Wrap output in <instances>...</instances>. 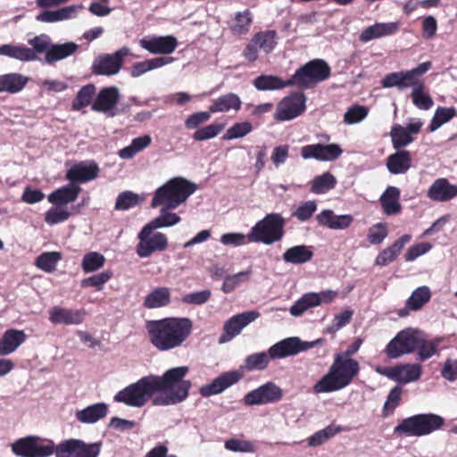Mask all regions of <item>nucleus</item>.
Listing matches in <instances>:
<instances>
[{
  "instance_id": "nucleus-36",
  "label": "nucleus",
  "mask_w": 457,
  "mask_h": 457,
  "mask_svg": "<svg viewBox=\"0 0 457 457\" xmlns=\"http://www.w3.org/2000/svg\"><path fill=\"white\" fill-rule=\"evenodd\" d=\"M313 257L312 246L304 245H295L283 253L285 262L292 264H303L310 262Z\"/></svg>"
},
{
  "instance_id": "nucleus-63",
  "label": "nucleus",
  "mask_w": 457,
  "mask_h": 457,
  "mask_svg": "<svg viewBox=\"0 0 457 457\" xmlns=\"http://www.w3.org/2000/svg\"><path fill=\"white\" fill-rule=\"evenodd\" d=\"M369 113V109L364 105L354 104L348 108L344 115V122L355 124L363 120Z\"/></svg>"
},
{
  "instance_id": "nucleus-21",
  "label": "nucleus",
  "mask_w": 457,
  "mask_h": 457,
  "mask_svg": "<svg viewBox=\"0 0 457 457\" xmlns=\"http://www.w3.org/2000/svg\"><path fill=\"white\" fill-rule=\"evenodd\" d=\"M241 376L237 371H228L200 387L199 393L204 397L218 395L239 381Z\"/></svg>"
},
{
  "instance_id": "nucleus-51",
  "label": "nucleus",
  "mask_w": 457,
  "mask_h": 457,
  "mask_svg": "<svg viewBox=\"0 0 457 457\" xmlns=\"http://www.w3.org/2000/svg\"><path fill=\"white\" fill-rule=\"evenodd\" d=\"M336 178L330 172H325L313 179L311 191L314 194H325L336 187Z\"/></svg>"
},
{
  "instance_id": "nucleus-29",
  "label": "nucleus",
  "mask_w": 457,
  "mask_h": 457,
  "mask_svg": "<svg viewBox=\"0 0 457 457\" xmlns=\"http://www.w3.org/2000/svg\"><path fill=\"white\" fill-rule=\"evenodd\" d=\"M421 366L420 364H403L393 367L391 372L392 380L402 384H407L418 380L421 376Z\"/></svg>"
},
{
  "instance_id": "nucleus-2",
  "label": "nucleus",
  "mask_w": 457,
  "mask_h": 457,
  "mask_svg": "<svg viewBox=\"0 0 457 457\" xmlns=\"http://www.w3.org/2000/svg\"><path fill=\"white\" fill-rule=\"evenodd\" d=\"M31 48L23 45H3L0 46V55L8 56L21 62L38 60V55L44 54L43 62L49 65L62 61L77 52L79 46L74 42L54 44L47 34H40L28 40Z\"/></svg>"
},
{
  "instance_id": "nucleus-22",
  "label": "nucleus",
  "mask_w": 457,
  "mask_h": 457,
  "mask_svg": "<svg viewBox=\"0 0 457 457\" xmlns=\"http://www.w3.org/2000/svg\"><path fill=\"white\" fill-rule=\"evenodd\" d=\"M316 220L320 226L335 229H346L353 223V217L351 214L337 215L332 210L327 209L321 211L317 216Z\"/></svg>"
},
{
  "instance_id": "nucleus-64",
  "label": "nucleus",
  "mask_w": 457,
  "mask_h": 457,
  "mask_svg": "<svg viewBox=\"0 0 457 457\" xmlns=\"http://www.w3.org/2000/svg\"><path fill=\"white\" fill-rule=\"evenodd\" d=\"M112 277V272L110 270H105L101 273L93 275L89 278H84L81 280L82 287H96L97 291H101L104 287V285L111 279Z\"/></svg>"
},
{
  "instance_id": "nucleus-31",
  "label": "nucleus",
  "mask_w": 457,
  "mask_h": 457,
  "mask_svg": "<svg viewBox=\"0 0 457 457\" xmlns=\"http://www.w3.org/2000/svg\"><path fill=\"white\" fill-rule=\"evenodd\" d=\"M108 413V406L104 403L89 405L76 412V419L86 424L96 423L104 418Z\"/></svg>"
},
{
  "instance_id": "nucleus-54",
  "label": "nucleus",
  "mask_w": 457,
  "mask_h": 457,
  "mask_svg": "<svg viewBox=\"0 0 457 457\" xmlns=\"http://www.w3.org/2000/svg\"><path fill=\"white\" fill-rule=\"evenodd\" d=\"M457 111L454 107H438L428 126L429 131H435L443 124L448 122L456 116Z\"/></svg>"
},
{
  "instance_id": "nucleus-40",
  "label": "nucleus",
  "mask_w": 457,
  "mask_h": 457,
  "mask_svg": "<svg viewBox=\"0 0 457 457\" xmlns=\"http://www.w3.org/2000/svg\"><path fill=\"white\" fill-rule=\"evenodd\" d=\"M419 420L420 436L429 435L440 429L445 424V419L435 413L416 414Z\"/></svg>"
},
{
  "instance_id": "nucleus-62",
  "label": "nucleus",
  "mask_w": 457,
  "mask_h": 457,
  "mask_svg": "<svg viewBox=\"0 0 457 457\" xmlns=\"http://www.w3.org/2000/svg\"><path fill=\"white\" fill-rule=\"evenodd\" d=\"M387 236V224L385 222H378L369 228L367 240L370 245H380Z\"/></svg>"
},
{
  "instance_id": "nucleus-23",
  "label": "nucleus",
  "mask_w": 457,
  "mask_h": 457,
  "mask_svg": "<svg viewBox=\"0 0 457 457\" xmlns=\"http://www.w3.org/2000/svg\"><path fill=\"white\" fill-rule=\"evenodd\" d=\"M427 195L436 202H448L457 196V185L451 184L445 178L437 179L429 187Z\"/></svg>"
},
{
  "instance_id": "nucleus-25",
  "label": "nucleus",
  "mask_w": 457,
  "mask_h": 457,
  "mask_svg": "<svg viewBox=\"0 0 457 457\" xmlns=\"http://www.w3.org/2000/svg\"><path fill=\"white\" fill-rule=\"evenodd\" d=\"M411 240V236L405 234L395 241L390 246L382 250L375 259V264L380 267L388 265L396 260L406 244Z\"/></svg>"
},
{
  "instance_id": "nucleus-28",
  "label": "nucleus",
  "mask_w": 457,
  "mask_h": 457,
  "mask_svg": "<svg viewBox=\"0 0 457 457\" xmlns=\"http://www.w3.org/2000/svg\"><path fill=\"white\" fill-rule=\"evenodd\" d=\"M99 173V168L96 163L90 165L77 164L67 170L66 179L71 183L87 182L95 179Z\"/></svg>"
},
{
  "instance_id": "nucleus-49",
  "label": "nucleus",
  "mask_w": 457,
  "mask_h": 457,
  "mask_svg": "<svg viewBox=\"0 0 457 457\" xmlns=\"http://www.w3.org/2000/svg\"><path fill=\"white\" fill-rule=\"evenodd\" d=\"M62 258V255L60 252H45L37 257L35 265L39 270L50 273L55 270L56 265Z\"/></svg>"
},
{
  "instance_id": "nucleus-12",
  "label": "nucleus",
  "mask_w": 457,
  "mask_h": 457,
  "mask_svg": "<svg viewBox=\"0 0 457 457\" xmlns=\"http://www.w3.org/2000/svg\"><path fill=\"white\" fill-rule=\"evenodd\" d=\"M283 398V390L274 382H267L248 392L244 397L247 406L278 403Z\"/></svg>"
},
{
  "instance_id": "nucleus-26",
  "label": "nucleus",
  "mask_w": 457,
  "mask_h": 457,
  "mask_svg": "<svg viewBox=\"0 0 457 457\" xmlns=\"http://www.w3.org/2000/svg\"><path fill=\"white\" fill-rule=\"evenodd\" d=\"M27 339L23 330L10 328L7 329L0 338V355H8L16 351Z\"/></svg>"
},
{
  "instance_id": "nucleus-13",
  "label": "nucleus",
  "mask_w": 457,
  "mask_h": 457,
  "mask_svg": "<svg viewBox=\"0 0 457 457\" xmlns=\"http://www.w3.org/2000/svg\"><path fill=\"white\" fill-rule=\"evenodd\" d=\"M129 50L122 47L115 53L104 54L94 62L92 71L97 75L112 76L117 74L122 67L124 58L129 54Z\"/></svg>"
},
{
  "instance_id": "nucleus-46",
  "label": "nucleus",
  "mask_w": 457,
  "mask_h": 457,
  "mask_svg": "<svg viewBox=\"0 0 457 457\" xmlns=\"http://www.w3.org/2000/svg\"><path fill=\"white\" fill-rule=\"evenodd\" d=\"M317 306H319V302L316 300V293L310 292L303 295L300 299L295 302L290 307L289 312L292 316L299 317L307 310Z\"/></svg>"
},
{
  "instance_id": "nucleus-1",
  "label": "nucleus",
  "mask_w": 457,
  "mask_h": 457,
  "mask_svg": "<svg viewBox=\"0 0 457 457\" xmlns=\"http://www.w3.org/2000/svg\"><path fill=\"white\" fill-rule=\"evenodd\" d=\"M187 366L167 370L162 375H148L119 391L113 397L117 403L131 407H143L149 401L154 406L176 405L189 395L192 386L186 379Z\"/></svg>"
},
{
  "instance_id": "nucleus-18",
  "label": "nucleus",
  "mask_w": 457,
  "mask_h": 457,
  "mask_svg": "<svg viewBox=\"0 0 457 457\" xmlns=\"http://www.w3.org/2000/svg\"><path fill=\"white\" fill-rule=\"evenodd\" d=\"M313 345L314 343L303 342L298 337H288L270 346L269 353L272 359H282L306 351Z\"/></svg>"
},
{
  "instance_id": "nucleus-39",
  "label": "nucleus",
  "mask_w": 457,
  "mask_h": 457,
  "mask_svg": "<svg viewBox=\"0 0 457 457\" xmlns=\"http://www.w3.org/2000/svg\"><path fill=\"white\" fill-rule=\"evenodd\" d=\"M170 302V288L161 287L154 288L145 296L143 305L147 309H156L167 306Z\"/></svg>"
},
{
  "instance_id": "nucleus-44",
  "label": "nucleus",
  "mask_w": 457,
  "mask_h": 457,
  "mask_svg": "<svg viewBox=\"0 0 457 457\" xmlns=\"http://www.w3.org/2000/svg\"><path fill=\"white\" fill-rule=\"evenodd\" d=\"M431 298L430 289L427 286L416 288L407 299L405 307L408 310L418 311L421 309Z\"/></svg>"
},
{
  "instance_id": "nucleus-27",
  "label": "nucleus",
  "mask_w": 457,
  "mask_h": 457,
  "mask_svg": "<svg viewBox=\"0 0 457 457\" xmlns=\"http://www.w3.org/2000/svg\"><path fill=\"white\" fill-rule=\"evenodd\" d=\"M386 164L391 174H404L411 167V154L407 150H396L387 157Z\"/></svg>"
},
{
  "instance_id": "nucleus-53",
  "label": "nucleus",
  "mask_w": 457,
  "mask_h": 457,
  "mask_svg": "<svg viewBox=\"0 0 457 457\" xmlns=\"http://www.w3.org/2000/svg\"><path fill=\"white\" fill-rule=\"evenodd\" d=\"M253 37L259 46V48L267 54L272 52L277 46L276 30L260 31L255 33Z\"/></svg>"
},
{
  "instance_id": "nucleus-3",
  "label": "nucleus",
  "mask_w": 457,
  "mask_h": 457,
  "mask_svg": "<svg viewBox=\"0 0 457 457\" xmlns=\"http://www.w3.org/2000/svg\"><path fill=\"white\" fill-rule=\"evenodd\" d=\"M150 343L159 351L180 347L189 337L193 322L186 317L149 320L145 325Z\"/></svg>"
},
{
  "instance_id": "nucleus-41",
  "label": "nucleus",
  "mask_w": 457,
  "mask_h": 457,
  "mask_svg": "<svg viewBox=\"0 0 457 457\" xmlns=\"http://www.w3.org/2000/svg\"><path fill=\"white\" fill-rule=\"evenodd\" d=\"M172 61V57L161 56L150 60H145L144 62H136L131 66L130 75L134 78L139 77L146 71L162 67L170 63Z\"/></svg>"
},
{
  "instance_id": "nucleus-11",
  "label": "nucleus",
  "mask_w": 457,
  "mask_h": 457,
  "mask_svg": "<svg viewBox=\"0 0 457 457\" xmlns=\"http://www.w3.org/2000/svg\"><path fill=\"white\" fill-rule=\"evenodd\" d=\"M418 343V332L411 328H406L398 332L390 340L384 352L387 357L396 359L403 354L413 353L417 349Z\"/></svg>"
},
{
  "instance_id": "nucleus-9",
  "label": "nucleus",
  "mask_w": 457,
  "mask_h": 457,
  "mask_svg": "<svg viewBox=\"0 0 457 457\" xmlns=\"http://www.w3.org/2000/svg\"><path fill=\"white\" fill-rule=\"evenodd\" d=\"M150 225H145L137 235L139 240L136 252L141 258L149 257L154 252H162L168 247V238L161 232L153 233Z\"/></svg>"
},
{
  "instance_id": "nucleus-48",
  "label": "nucleus",
  "mask_w": 457,
  "mask_h": 457,
  "mask_svg": "<svg viewBox=\"0 0 457 457\" xmlns=\"http://www.w3.org/2000/svg\"><path fill=\"white\" fill-rule=\"evenodd\" d=\"M317 306H319V302L316 300V293L310 292L303 295L300 299L295 302L290 307L289 312L292 316L299 317L307 310Z\"/></svg>"
},
{
  "instance_id": "nucleus-60",
  "label": "nucleus",
  "mask_w": 457,
  "mask_h": 457,
  "mask_svg": "<svg viewBox=\"0 0 457 457\" xmlns=\"http://www.w3.org/2000/svg\"><path fill=\"white\" fill-rule=\"evenodd\" d=\"M402 393L403 389L399 386H395L390 390L383 406L381 414L383 418H386L394 413L396 407L400 404Z\"/></svg>"
},
{
  "instance_id": "nucleus-50",
  "label": "nucleus",
  "mask_w": 457,
  "mask_h": 457,
  "mask_svg": "<svg viewBox=\"0 0 457 457\" xmlns=\"http://www.w3.org/2000/svg\"><path fill=\"white\" fill-rule=\"evenodd\" d=\"M82 445V440L80 439H66L56 446L54 445V453L55 457H76L79 447Z\"/></svg>"
},
{
  "instance_id": "nucleus-4",
  "label": "nucleus",
  "mask_w": 457,
  "mask_h": 457,
  "mask_svg": "<svg viewBox=\"0 0 457 457\" xmlns=\"http://www.w3.org/2000/svg\"><path fill=\"white\" fill-rule=\"evenodd\" d=\"M360 370L361 366L357 360L335 354L328 373L314 384L313 392L323 394L342 390L353 383Z\"/></svg>"
},
{
  "instance_id": "nucleus-57",
  "label": "nucleus",
  "mask_w": 457,
  "mask_h": 457,
  "mask_svg": "<svg viewBox=\"0 0 457 457\" xmlns=\"http://www.w3.org/2000/svg\"><path fill=\"white\" fill-rule=\"evenodd\" d=\"M142 199L132 191H124L118 195L114 209L117 211H126L137 206Z\"/></svg>"
},
{
  "instance_id": "nucleus-20",
  "label": "nucleus",
  "mask_w": 457,
  "mask_h": 457,
  "mask_svg": "<svg viewBox=\"0 0 457 457\" xmlns=\"http://www.w3.org/2000/svg\"><path fill=\"white\" fill-rule=\"evenodd\" d=\"M87 316L85 309H69L54 306L49 310V320L54 325H79Z\"/></svg>"
},
{
  "instance_id": "nucleus-52",
  "label": "nucleus",
  "mask_w": 457,
  "mask_h": 457,
  "mask_svg": "<svg viewBox=\"0 0 457 457\" xmlns=\"http://www.w3.org/2000/svg\"><path fill=\"white\" fill-rule=\"evenodd\" d=\"M151 137L148 135L136 137L129 146L122 148L119 155L123 159H130L138 152L144 150L151 144Z\"/></svg>"
},
{
  "instance_id": "nucleus-16",
  "label": "nucleus",
  "mask_w": 457,
  "mask_h": 457,
  "mask_svg": "<svg viewBox=\"0 0 457 457\" xmlns=\"http://www.w3.org/2000/svg\"><path fill=\"white\" fill-rule=\"evenodd\" d=\"M423 122L420 120L415 122L408 123L405 127L400 124H395L390 130L392 145L395 150H403L414 141V135L420 132Z\"/></svg>"
},
{
  "instance_id": "nucleus-15",
  "label": "nucleus",
  "mask_w": 457,
  "mask_h": 457,
  "mask_svg": "<svg viewBox=\"0 0 457 457\" xmlns=\"http://www.w3.org/2000/svg\"><path fill=\"white\" fill-rule=\"evenodd\" d=\"M260 316L257 311H248L228 319L223 326V332L220 337V343H227L240 334L242 329Z\"/></svg>"
},
{
  "instance_id": "nucleus-58",
  "label": "nucleus",
  "mask_w": 457,
  "mask_h": 457,
  "mask_svg": "<svg viewBox=\"0 0 457 457\" xmlns=\"http://www.w3.org/2000/svg\"><path fill=\"white\" fill-rule=\"evenodd\" d=\"M252 273L251 269L245 271H241L234 275H228L224 278V281L221 287V290L225 294H229L233 292L237 287L240 284L246 282L250 279V275Z\"/></svg>"
},
{
  "instance_id": "nucleus-34",
  "label": "nucleus",
  "mask_w": 457,
  "mask_h": 457,
  "mask_svg": "<svg viewBox=\"0 0 457 457\" xmlns=\"http://www.w3.org/2000/svg\"><path fill=\"white\" fill-rule=\"evenodd\" d=\"M29 78L21 73H8L0 76V93L16 94L27 85Z\"/></svg>"
},
{
  "instance_id": "nucleus-43",
  "label": "nucleus",
  "mask_w": 457,
  "mask_h": 457,
  "mask_svg": "<svg viewBox=\"0 0 457 457\" xmlns=\"http://www.w3.org/2000/svg\"><path fill=\"white\" fill-rule=\"evenodd\" d=\"M96 87L94 84H87L83 86L77 93L75 98L71 103V109L73 111H80L83 108L92 105L93 99L96 96Z\"/></svg>"
},
{
  "instance_id": "nucleus-45",
  "label": "nucleus",
  "mask_w": 457,
  "mask_h": 457,
  "mask_svg": "<svg viewBox=\"0 0 457 457\" xmlns=\"http://www.w3.org/2000/svg\"><path fill=\"white\" fill-rule=\"evenodd\" d=\"M394 434L398 436H420L419 420L416 415L403 419L395 428Z\"/></svg>"
},
{
  "instance_id": "nucleus-47",
  "label": "nucleus",
  "mask_w": 457,
  "mask_h": 457,
  "mask_svg": "<svg viewBox=\"0 0 457 457\" xmlns=\"http://www.w3.org/2000/svg\"><path fill=\"white\" fill-rule=\"evenodd\" d=\"M317 306H319V302L316 300V293L310 292L303 295L300 299L295 302L290 307L289 312L292 316L299 317L307 310Z\"/></svg>"
},
{
  "instance_id": "nucleus-61",
  "label": "nucleus",
  "mask_w": 457,
  "mask_h": 457,
  "mask_svg": "<svg viewBox=\"0 0 457 457\" xmlns=\"http://www.w3.org/2000/svg\"><path fill=\"white\" fill-rule=\"evenodd\" d=\"M224 447L234 453H255L257 451V446L253 442L237 438L226 440Z\"/></svg>"
},
{
  "instance_id": "nucleus-5",
  "label": "nucleus",
  "mask_w": 457,
  "mask_h": 457,
  "mask_svg": "<svg viewBox=\"0 0 457 457\" xmlns=\"http://www.w3.org/2000/svg\"><path fill=\"white\" fill-rule=\"evenodd\" d=\"M196 189L195 184L178 177L168 180L158 187L151 202V207L165 206L176 209L183 204Z\"/></svg>"
},
{
  "instance_id": "nucleus-42",
  "label": "nucleus",
  "mask_w": 457,
  "mask_h": 457,
  "mask_svg": "<svg viewBox=\"0 0 457 457\" xmlns=\"http://www.w3.org/2000/svg\"><path fill=\"white\" fill-rule=\"evenodd\" d=\"M415 85H412L413 87L411 92V99L413 104L420 110H428L430 109L434 102L431 96L428 94H425V84L420 78L415 81Z\"/></svg>"
},
{
  "instance_id": "nucleus-14",
  "label": "nucleus",
  "mask_w": 457,
  "mask_h": 457,
  "mask_svg": "<svg viewBox=\"0 0 457 457\" xmlns=\"http://www.w3.org/2000/svg\"><path fill=\"white\" fill-rule=\"evenodd\" d=\"M305 96L303 92L293 93L285 97L278 105L275 118L289 120L296 118L305 110Z\"/></svg>"
},
{
  "instance_id": "nucleus-10",
  "label": "nucleus",
  "mask_w": 457,
  "mask_h": 457,
  "mask_svg": "<svg viewBox=\"0 0 457 457\" xmlns=\"http://www.w3.org/2000/svg\"><path fill=\"white\" fill-rule=\"evenodd\" d=\"M431 67L429 62L420 63L416 68L407 71H395L386 74L381 80V86L385 88L396 87L399 90L415 85V81L426 73Z\"/></svg>"
},
{
  "instance_id": "nucleus-32",
  "label": "nucleus",
  "mask_w": 457,
  "mask_h": 457,
  "mask_svg": "<svg viewBox=\"0 0 457 457\" xmlns=\"http://www.w3.org/2000/svg\"><path fill=\"white\" fill-rule=\"evenodd\" d=\"M82 5H70L55 11H45L37 16V21L46 23H53L65 21L74 17Z\"/></svg>"
},
{
  "instance_id": "nucleus-55",
  "label": "nucleus",
  "mask_w": 457,
  "mask_h": 457,
  "mask_svg": "<svg viewBox=\"0 0 457 457\" xmlns=\"http://www.w3.org/2000/svg\"><path fill=\"white\" fill-rule=\"evenodd\" d=\"M162 207L161 214L146 224L150 225V227L154 229L173 226L179 223L181 220L178 214L174 212H169L168 211L170 209H166L165 206Z\"/></svg>"
},
{
  "instance_id": "nucleus-56",
  "label": "nucleus",
  "mask_w": 457,
  "mask_h": 457,
  "mask_svg": "<svg viewBox=\"0 0 457 457\" xmlns=\"http://www.w3.org/2000/svg\"><path fill=\"white\" fill-rule=\"evenodd\" d=\"M270 359V354L268 353H256L248 355L245 360V368L247 370H265Z\"/></svg>"
},
{
  "instance_id": "nucleus-8",
  "label": "nucleus",
  "mask_w": 457,
  "mask_h": 457,
  "mask_svg": "<svg viewBox=\"0 0 457 457\" xmlns=\"http://www.w3.org/2000/svg\"><path fill=\"white\" fill-rule=\"evenodd\" d=\"M12 452L19 457H49L54 454V442L37 436H28L12 444Z\"/></svg>"
},
{
  "instance_id": "nucleus-33",
  "label": "nucleus",
  "mask_w": 457,
  "mask_h": 457,
  "mask_svg": "<svg viewBox=\"0 0 457 457\" xmlns=\"http://www.w3.org/2000/svg\"><path fill=\"white\" fill-rule=\"evenodd\" d=\"M242 102L239 96L234 93L222 95L216 99H213L209 107L212 113L215 112H228L230 110H240Z\"/></svg>"
},
{
  "instance_id": "nucleus-19",
  "label": "nucleus",
  "mask_w": 457,
  "mask_h": 457,
  "mask_svg": "<svg viewBox=\"0 0 457 457\" xmlns=\"http://www.w3.org/2000/svg\"><path fill=\"white\" fill-rule=\"evenodd\" d=\"M178 45L177 38L171 35L145 37L139 40V46L154 54H170Z\"/></svg>"
},
{
  "instance_id": "nucleus-59",
  "label": "nucleus",
  "mask_w": 457,
  "mask_h": 457,
  "mask_svg": "<svg viewBox=\"0 0 457 457\" xmlns=\"http://www.w3.org/2000/svg\"><path fill=\"white\" fill-rule=\"evenodd\" d=\"M104 263L105 258L102 253L90 252L84 255L81 267L85 273H90L101 269Z\"/></svg>"
},
{
  "instance_id": "nucleus-24",
  "label": "nucleus",
  "mask_w": 457,
  "mask_h": 457,
  "mask_svg": "<svg viewBox=\"0 0 457 457\" xmlns=\"http://www.w3.org/2000/svg\"><path fill=\"white\" fill-rule=\"evenodd\" d=\"M80 192L81 187L71 182V184L53 191L48 195V201L55 206L65 207L67 204L75 202Z\"/></svg>"
},
{
  "instance_id": "nucleus-35",
  "label": "nucleus",
  "mask_w": 457,
  "mask_h": 457,
  "mask_svg": "<svg viewBox=\"0 0 457 457\" xmlns=\"http://www.w3.org/2000/svg\"><path fill=\"white\" fill-rule=\"evenodd\" d=\"M253 85L260 91L278 90L287 87H293L291 78L283 80L274 75H260L253 79Z\"/></svg>"
},
{
  "instance_id": "nucleus-17",
  "label": "nucleus",
  "mask_w": 457,
  "mask_h": 457,
  "mask_svg": "<svg viewBox=\"0 0 457 457\" xmlns=\"http://www.w3.org/2000/svg\"><path fill=\"white\" fill-rule=\"evenodd\" d=\"M120 96L116 87H103L97 95L96 94L91 109L95 112H103L112 117L116 115L114 110L120 102Z\"/></svg>"
},
{
  "instance_id": "nucleus-30",
  "label": "nucleus",
  "mask_w": 457,
  "mask_h": 457,
  "mask_svg": "<svg viewBox=\"0 0 457 457\" xmlns=\"http://www.w3.org/2000/svg\"><path fill=\"white\" fill-rule=\"evenodd\" d=\"M399 29L397 22L376 23L366 28L360 35L361 42H368L375 38L395 34Z\"/></svg>"
},
{
  "instance_id": "nucleus-38",
  "label": "nucleus",
  "mask_w": 457,
  "mask_h": 457,
  "mask_svg": "<svg viewBox=\"0 0 457 457\" xmlns=\"http://www.w3.org/2000/svg\"><path fill=\"white\" fill-rule=\"evenodd\" d=\"M400 190L395 187H388L381 195L380 203L384 212L386 215H395L401 212L402 206L399 203Z\"/></svg>"
},
{
  "instance_id": "nucleus-7",
  "label": "nucleus",
  "mask_w": 457,
  "mask_h": 457,
  "mask_svg": "<svg viewBox=\"0 0 457 457\" xmlns=\"http://www.w3.org/2000/svg\"><path fill=\"white\" fill-rule=\"evenodd\" d=\"M330 75L331 69L328 64L322 59H314L296 70L291 80L293 87L308 89L328 79Z\"/></svg>"
},
{
  "instance_id": "nucleus-6",
  "label": "nucleus",
  "mask_w": 457,
  "mask_h": 457,
  "mask_svg": "<svg viewBox=\"0 0 457 457\" xmlns=\"http://www.w3.org/2000/svg\"><path fill=\"white\" fill-rule=\"evenodd\" d=\"M285 225L286 220L280 213H269L251 228L247 239L250 243L272 245L283 238Z\"/></svg>"
},
{
  "instance_id": "nucleus-37",
  "label": "nucleus",
  "mask_w": 457,
  "mask_h": 457,
  "mask_svg": "<svg viewBox=\"0 0 457 457\" xmlns=\"http://www.w3.org/2000/svg\"><path fill=\"white\" fill-rule=\"evenodd\" d=\"M253 21V13L249 9L235 13L229 29L233 35L242 37L249 33Z\"/></svg>"
}]
</instances>
